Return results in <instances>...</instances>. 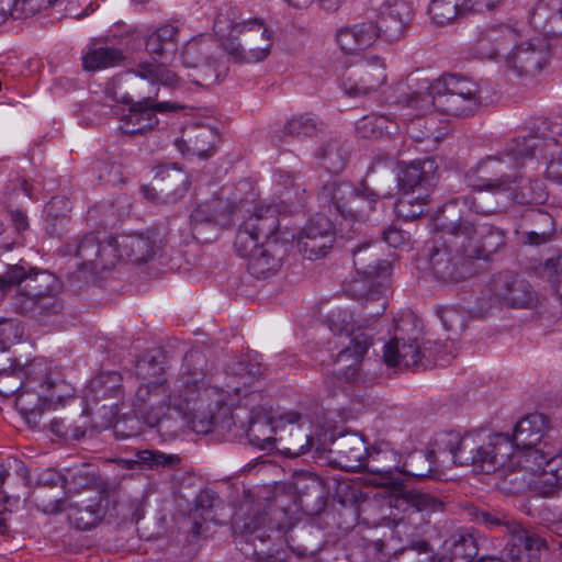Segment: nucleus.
<instances>
[{"label":"nucleus","mask_w":562,"mask_h":562,"mask_svg":"<svg viewBox=\"0 0 562 562\" xmlns=\"http://www.w3.org/2000/svg\"><path fill=\"white\" fill-rule=\"evenodd\" d=\"M202 363L199 351H189L184 356V371L171 392L165 379L140 384L133 400L136 417L150 427L180 418L196 434H209L221 419L224 423L229 412L225 407V395L216 387L203 385L201 368L191 371L192 364Z\"/></svg>","instance_id":"1"},{"label":"nucleus","mask_w":562,"mask_h":562,"mask_svg":"<svg viewBox=\"0 0 562 562\" xmlns=\"http://www.w3.org/2000/svg\"><path fill=\"white\" fill-rule=\"evenodd\" d=\"M440 449H450L461 464H471L476 472L498 471L504 481L515 476L530 477L551 467L557 458L562 460V450L555 452L543 441V446L514 448L508 435L494 434L484 440L480 434H445L438 440Z\"/></svg>","instance_id":"2"},{"label":"nucleus","mask_w":562,"mask_h":562,"mask_svg":"<svg viewBox=\"0 0 562 562\" xmlns=\"http://www.w3.org/2000/svg\"><path fill=\"white\" fill-rule=\"evenodd\" d=\"M441 235L428 249V268L443 282H458L472 273V262L488 259L506 244L502 228L467 217L438 224Z\"/></svg>","instance_id":"3"},{"label":"nucleus","mask_w":562,"mask_h":562,"mask_svg":"<svg viewBox=\"0 0 562 562\" xmlns=\"http://www.w3.org/2000/svg\"><path fill=\"white\" fill-rule=\"evenodd\" d=\"M161 248L156 232L114 237L104 232H90L76 237L60 248L64 256L76 258L78 279H88L116 266L121 259L144 263Z\"/></svg>","instance_id":"4"},{"label":"nucleus","mask_w":562,"mask_h":562,"mask_svg":"<svg viewBox=\"0 0 562 562\" xmlns=\"http://www.w3.org/2000/svg\"><path fill=\"white\" fill-rule=\"evenodd\" d=\"M392 165L390 159H375L358 187L348 182H327L318 194L319 200L333 205L345 218L363 220L375 209L380 199L392 196Z\"/></svg>","instance_id":"5"},{"label":"nucleus","mask_w":562,"mask_h":562,"mask_svg":"<svg viewBox=\"0 0 562 562\" xmlns=\"http://www.w3.org/2000/svg\"><path fill=\"white\" fill-rule=\"evenodd\" d=\"M400 463L401 456L383 443L370 448L362 471L368 473L369 484L387 491L391 506L405 516L440 510L443 503L437 497L406 488L404 479L398 476Z\"/></svg>","instance_id":"6"},{"label":"nucleus","mask_w":562,"mask_h":562,"mask_svg":"<svg viewBox=\"0 0 562 562\" xmlns=\"http://www.w3.org/2000/svg\"><path fill=\"white\" fill-rule=\"evenodd\" d=\"M74 393L52 361L36 358L26 364L24 385L14 397V406L29 426L36 427L45 409L65 404Z\"/></svg>","instance_id":"7"},{"label":"nucleus","mask_w":562,"mask_h":562,"mask_svg":"<svg viewBox=\"0 0 562 562\" xmlns=\"http://www.w3.org/2000/svg\"><path fill=\"white\" fill-rule=\"evenodd\" d=\"M408 108L426 114L431 108L453 116H468L479 109V85L461 75H443L430 82L423 79L417 90L405 98Z\"/></svg>","instance_id":"8"},{"label":"nucleus","mask_w":562,"mask_h":562,"mask_svg":"<svg viewBox=\"0 0 562 562\" xmlns=\"http://www.w3.org/2000/svg\"><path fill=\"white\" fill-rule=\"evenodd\" d=\"M290 512L285 495L244 505L233 518L235 542L241 553L246 557L259 554L256 541L263 544L270 538V531L286 535L295 525Z\"/></svg>","instance_id":"9"},{"label":"nucleus","mask_w":562,"mask_h":562,"mask_svg":"<svg viewBox=\"0 0 562 562\" xmlns=\"http://www.w3.org/2000/svg\"><path fill=\"white\" fill-rule=\"evenodd\" d=\"M555 138L540 139L536 136H526L514 139L505 153L497 157H487L481 160L474 169H471L465 178L468 184L480 191L488 190L496 193H505L510 187L512 169L520 168L526 159H531L536 150H544L543 156L553 157L558 154Z\"/></svg>","instance_id":"10"},{"label":"nucleus","mask_w":562,"mask_h":562,"mask_svg":"<svg viewBox=\"0 0 562 562\" xmlns=\"http://www.w3.org/2000/svg\"><path fill=\"white\" fill-rule=\"evenodd\" d=\"M233 9L220 13L214 20V32L224 49L239 63L262 61L272 47L271 33L260 19L236 21Z\"/></svg>","instance_id":"11"},{"label":"nucleus","mask_w":562,"mask_h":562,"mask_svg":"<svg viewBox=\"0 0 562 562\" xmlns=\"http://www.w3.org/2000/svg\"><path fill=\"white\" fill-rule=\"evenodd\" d=\"M352 255L359 278L351 281L348 291L356 297H366L367 302L379 301L380 310L372 315H380L386 307L383 293L389 285L391 263L380 259L376 249L370 245L352 249Z\"/></svg>","instance_id":"12"},{"label":"nucleus","mask_w":562,"mask_h":562,"mask_svg":"<svg viewBox=\"0 0 562 562\" xmlns=\"http://www.w3.org/2000/svg\"><path fill=\"white\" fill-rule=\"evenodd\" d=\"M374 550L384 554H396L397 552H406L411 559L416 555H423L416 562H436L432 549L427 541H416L408 547L396 549L391 542L378 539L372 541ZM477 555V544L475 538L464 531L451 535L443 543V553L438 562H474Z\"/></svg>","instance_id":"13"},{"label":"nucleus","mask_w":562,"mask_h":562,"mask_svg":"<svg viewBox=\"0 0 562 562\" xmlns=\"http://www.w3.org/2000/svg\"><path fill=\"white\" fill-rule=\"evenodd\" d=\"M59 289V281L46 271L27 273L24 267L15 265L0 274V299L8 297L13 308L22 297L34 299Z\"/></svg>","instance_id":"14"},{"label":"nucleus","mask_w":562,"mask_h":562,"mask_svg":"<svg viewBox=\"0 0 562 562\" xmlns=\"http://www.w3.org/2000/svg\"><path fill=\"white\" fill-rule=\"evenodd\" d=\"M215 45L202 35L192 37L180 49L181 66L188 71V80L201 87L218 82L221 65L215 57Z\"/></svg>","instance_id":"15"},{"label":"nucleus","mask_w":562,"mask_h":562,"mask_svg":"<svg viewBox=\"0 0 562 562\" xmlns=\"http://www.w3.org/2000/svg\"><path fill=\"white\" fill-rule=\"evenodd\" d=\"M279 218L271 207L257 210L239 226L234 246L240 257L247 258L273 239Z\"/></svg>","instance_id":"16"},{"label":"nucleus","mask_w":562,"mask_h":562,"mask_svg":"<svg viewBox=\"0 0 562 562\" xmlns=\"http://www.w3.org/2000/svg\"><path fill=\"white\" fill-rule=\"evenodd\" d=\"M385 64L379 56L360 59L342 76L341 88L350 98H363L378 91L386 80Z\"/></svg>","instance_id":"17"},{"label":"nucleus","mask_w":562,"mask_h":562,"mask_svg":"<svg viewBox=\"0 0 562 562\" xmlns=\"http://www.w3.org/2000/svg\"><path fill=\"white\" fill-rule=\"evenodd\" d=\"M229 223V206L227 202L217 198L199 204L190 215L192 235L202 243L212 241Z\"/></svg>","instance_id":"18"},{"label":"nucleus","mask_w":562,"mask_h":562,"mask_svg":"<svg viewBox=\"0 0 562 562\" xmlns=\"http://www.w3.org/2000/svg\"><path fill=\"white\" fill-rule=\"evenodd\" d=\"M409 325L403 319L397 323L394 337L384 346L383 359L387 366L414 368L422 363L424 353L418 342V330L413 328L407 335L406 326Z\"/></svg>","instance_id":"19"},{"label":"nucleus","mask_w":562,"mask_h":562,"mask_svg":"<svg viewBox=\"0 0 562 562\" xmlns=\"http://www.w3.org/2000/svg\"><path fill=\"white\" fill-rule=\"evenodd\" d=\"M548 46L542 40L517 45L505 58V71L516 77H532L548 63Z\"/></svg>","instance_id":"20"},{"label":"nucleus","mask_w":562,"mask_h":562,"mask_svg":"<svg viewBox=\"0 0 562 562\" xmlns=\"http://www.w3.org/2000/svg\"><path fill=\"white\" fill-rule=\"evenodd\" d=\"M334 241L333 224L327 216L322 214L312 217L297 237L300 251L310 260L325 256L333 247Z\"/></svg>","instance_id":"21"},{"label":"nucleus","mask_w":562,"mask_h":562,"mask_svg":"<svg viewBox=\"0 0 562 562\" xmlns=\"http://www.w3.org/2000/svg\"><path fill=\"white\" fill-rule=\"evenodd\" d=\"M102 501L101 495H95L88 501L68 504L66 506L61 498H57L47 504H43L42 509L46 514H58L67 509L68 519L74 527L79 530H89L94 528L105 515Z\"/></svg>","instance_id":"22"},{"label":"nucleus","mask_w":562,"mask_h":562,"mask_svg":"<svg viewBox=\"0 0 562 562\" xmlns=\"http://www.w3.org/2000/svg\"><path fill=\"white\" fill-rule=\"evenodd\" d=\"M183 106L176 102H158L151 97L132 102L130 113L124 120L122 130L125 134L135 135L153 130L158 124L156 113L178 111Z\"/></svg>","instance_id":"23"},{"label":"nucleus","mask_w":562,"mask_h":562,"mask_svg":"<svg viewBox=\"0 0 562 562\" xmlns=\"http://www.w3.org/2000/svg\"><path fill=\"white\" fill-rule=\"evenodd\" d=\"M413 20V8L404 0H387L380 10L376 23L378 37L387 42L400 40Z\"/></svg>","instance_id":"24"},{"label":"nucleus","mask_w":562,"mask_h":562,"mask_svg":"<svg viewBox=\"0 0 562 562\" xmlns=\"http://www.w3.org/2000/svg\"><path fill=\"white\" fill-rule=\"evenodd\" d=\"M436 164L431 158L415 160L407 165L397 178L403 193H414L417 200H428L436 183Z\"/></svg>","instance_id":"25"},{"label":"nucleus","mask_w":562,"mask_h":562,"mask_svg":"<svg viewBox=\"0 0 562 562\" xmlns=\"http://www.w3.org/2000/svg\"><path fill=\"white\" fill-rule=\"evenodd\" d=\"M515 29L505 25L486 27L477 34L472 55L479 59L499 61L501 53L507 50L518 40Z\"/></svg>","instance_id":"26"},{"label":"nucleus","mask_w":562,"mask_h":562,"mask_svg":"<svg viewBox=\"0 0 562 562\" xmlns=\"http://www.w3.org/2000/svg\"><path fill=\"white\" fill-rule=\"evenodd\" d=\"M445 434H458L457 431H443L436 436L432 449L427 451H414L407 456L404 462L400 463L398 476H412V477H429L435 471V467L437 464V454H448L450 456L452 462L454 464L462 465L457 458L454 457V452L450 449H440L438 446V440L441 435Z\"/></svg>","instance_id":"27"},{"label":"nucleus","mask_w":562,"mask_h":562,"mask_svg":"<svg viewBox=\"0 0 562 562\" xmlns=\"http://www.w3.org/2000/svg\"><path fill=\"white\" fill-rule=\"evenodd\" d=\"M372 346V337L364 331L352 334L350 342L337 356V364L341 367L336 371L347 382L363 381L361 361L368 349Z\"/></svg>","instance_id":"28"},{"label":"nucleus","mask_w":562,"mask_h":562,"mask_svg":"<svg viewBox=\"0 0 562 562\" xmlns=\"http://www.w3.org/2000/svg\"><path fill=\"white\" fill-rule=\"evenodd\" d=\"M301 414L297 412H290L281 416V422L285 425L279 429L278 443L283 453L290 457H299L304 454L312 448V437L299 422Z\"/></svg>","instance_id":"29"},{"label":"nucleus","mask_w":562,"mask_h":562,"mask_svg":"<svg viewBox=\"0 0 562 562\" xmlns=\"http://www.w3.org/2000/svg\"><path fill=\"white\" fill-rule=\"evenodd\" d=\"M548 468L549 470L544 468L530 477L522 475L509 479V484L513 485L512 488L515 492L528 487L536 495L544 497L554 496L562 492V469L557 468L554 462H551V467Z\"/></svg>","instance_id":"30"},{"label":"nucleus","mask_w":562,"mask_h":562,"mask_svg":"<svg viewBox=\"0 0 562 562\" xmlns=\"http://www.w3.org/2000/svg\"><path fill=\"white\" fill-rule=\"evenodd\" d=\"M367 442L356 434L340 436L333 441L330 452L337 454L336 462L347 471H362L369 453Z\"/></svg>","instance_id":"31"},{"label":"nucleus","mask_w":562,"mask_h":562,"mask_svg":"<svg viewBox=\"0 0 562 562\" xmlns=\"http://www.w3.org/2000/svg\"><path fill=\"white\" fill-rule=\"evenodd\" d=\"M530 24L546 36H562V0H539L531 9Z\"/></svg>","instance_id":"32"},{"label":"nucleus","mask_w":562,"mask_h":562,"mask_svg":"<svg viewBox=\"0 0 562 562\" xmlns=\"http://www.w3.org/2000/svg\"><path fill=\"white\" fill-rule=\"evenodd\" d=\"M376 38L378 33L373 22L342 27L336 35L338 46L346 54H357L370 47Z\"/></svg>","instance_id":"33"},{"label":"nucleus","mask_w":562,"mask_h":562,"mask_svg":"<svg viewBox=\"0 0 562 562\" xmlns=\"http://www.w3.org/2000/svg\"><path fill=\"white\" fill-rule=\"evenodd\" d=\"M506 532L509 535V540L506 543L505 552L513 562H521L525 557L530 558L532 551H539L544 546L543 539L522 528L516 520Z\"/></svg>","instance_id":"34"},{"label":"nucleus","mask_w":562,"mask_h":562,"mask_svg":"<svg viewBox=\"0 0 562 562\" xmlns=\"http://www.w3.org/2000/svg\"><path fill=\"white\" fill-rule=\"evenodd\" d=\"M548 418L540 413L522 417L515 426L513 438L514 448L543 446V434L548 429Z\"/></svg>","instance_id":"35"},{"label":"nucleus","mask_w":562,"mask_h":562,"mask_svg":"<svg viewBox=\"0 0 562 562\" xmlns=\"http://www.w3.org/2000/svg\"><path fill=\"white\" fill-rule=\"evenodd\" d=\"M216 139L217 134L211 127H193L184 131L182 137L175 140V145L182 154L207 158Z\"/></svg>","instance_id":"36"},{"label":"nucleus","mask_w":562,"mask_h":562,"mask_svg":"<svg viewBox=\"0 0 562 562\" xmlns=\"http://www.w3.org/2000/svg\"><path fill=\"white\" fill-rule=\"evenodd\" d=\"M510 187L505 192L509 201L520 204L541 203L546 200L547 193L543 183L539 180H531L518 173L510 177Z\"/></svg>","instance_id":"37"},{"label":"nucleus","mask_w":562,"mask_h":562,"mask_svg":"<svg viewBox=\"0 0 562 562\" xmlns=\"http://www.w3.org/2000/svg\"><path fill=\"white\" fill-rule=\"evenodd\" d=\"M58 293L49 292L34 299L22 297L16 302V307L13 310L22 315L43 321L61 311L63 303L58 297Z\"/></svg>","instance_id":"38"},{"label":"nucleus","mask_w":562,"mask_h":562,"mask_svg":"<svg viewBox=\"0 0 562 562\" xmlns=\"http://www.w3.org/2000/svg\"><path fill=\"white\" fill-rule=\"evenodd\" d=\"M155 181L165 203H173L183 196L190 183L188 175L173 167H164Z\"/></svg>","instance_id":"39"},{"label":"nucleus","mask_w":562,"mask_h":562,"mask_svg":"<svg viewBox=\"0 0 562 562\" xmlns=\"http://www.w3.org/2000/svg\"><path fill=\"white\" fill-rule=\"evenodd\" d=\"M277 238L268 241L258 251H255L248 258L249 272L260 279L274 274L281 267V257L278 256Z\"/></svg>","instance_id":"40"},{"label":"nucleus","mask_w":562,"mask_h":562,"mask_svg":"<svg viewBox=\"0 0 562 562\" xmlns=\"http://www.w3.org/2000/svg\"><path fill=\"white\" fill-rule=\"evenodd\" d=\"M300 507L311 514H319L326 507L325 486L315 477L303 479L296 482Z\"/></svg>","instance_id":"41"},{"label":"nucleus","mask_w":562,"mask_h":562,"mask_svg":"<svg viewBox=\"0 0 562 562\" xmlns=\"http://www.w3.org/2000/svg\"><path fill=\"white\" fill-rule=\"evenodd\" d=\"M122 376L119 372H102L94 376L86 390L85 397L88 403H99L101 400L119 398Z\"/></svg>","instance_id":"42"},{"label":"nucleus","mask_w":562,"mask_h":562,"mask_svg":"<svg viewBox=\"0 0 562 562\" xmlns=\"http://www.w3.org/2000/svg\"><path fill=\"white\" fill-rule=\"evenodd\" d=\"M178 35V27L171 24L161 25L147 36L145 49L150 55L167 58L177 50Z\"/></svg>","instance_id":"43"},{"label":"nucleus","mask_w":562,"mask_h":562,"mask_svg":"<svg viewBox=\"0 0 562 562\" xmlns=\"http://www.w3.org/2000/svg\"><path fill=\"white\" fill-rule=\"evenodd\" d=\"M125 59L122 49L113 46H91L82 57V65L86 70L95 71L109 67H116Z\"/></svg>","instance_id":"44"},{"label":"nucleus","mask_w":562,"mask_h":562,"mask_svg":"<svg viewBox=\"0 0 562 562\" xmlns=\"http://www.w3.org/2000/svg\"><path fill=\"white\" fill-rule=\"evenodd\" d=\"M133 72L151 85L160 83L166 87L176 88L184 83V79L173 70L148 61L140 63Z\"/></svg>","instance_id":"45"},{"label":"nucleus","mask_w":562,"mask_h":562,"mask_svg":"<svg viewBox=\"0 0 562 562\" xmlns=\"http://www.w3.org/2000/svg\"><path fill=\"white\" fill-rule=\"evenodd\" d=\"M469 0H432L428 13L437 25H446L469 12Z\"/></svg>","instance_id":"46"},{"label":"nucleus","mask_w":562,"mask_h":562,"mask_svg":"<svg viewBox=\"0 0 562 562\" xmlns=\"http://www.w3.org/2000/svg\"><path fill=\"white\" fill-rule=\"evenodd\" d=\"M217 501L216 494L211 490L201 491L195 497V507L192 512L193 524L192 532L195 536H201L205 532L203 525L207 520H212V508Z\"/></svg>","instance_id":"47"},{"label":"nucleus","mask_w":562,"mask_h":562,"mask_svg":"<svg viewBox=\"0 0 562 562\" xmlns=\"http://www.w3.org/2000/svg\"><path fill=\"white\" fill-rule=\"evenodd\" d=\"M330 172H339L346 166L348 151L339 139H329L316 153Z\"/></svg>","instance_id":"48"},{"label":"nucleus","mask_w":562,"mask_h":562,"mask_svg":"<svg viewBox=\"0 0 562 562\" xmlns=\"http://www.w3.org/2000/svg\"><path fill=\"white\" fill-rule=\"evenodd\" d=\"M325 125L315 116L300 114L292 116L284 125V134L296 138L313 137L324 130Z\"/></svg>","instance_id":"49"},{"label":"nucleus","mask_w":562,"mask_h":562,"mask_svg":"<svg viewBox=\"0 0 562 562\" xmlns=\"http://www.w3.org/2000/svg\"><path fill=\"white\" fill-rule=\"evenodd\" d=\"M273 434L279 435L270 423L267 420H255L251 422L247 430V439L251 446L258 447L261 450H272L277 447L278 437H273Z\"/></svg>","instance_id":"50"},{"label":"nucleus","mask_w":562,"mask_h":562,"mask_svg":"<svg viewBox=\"0 0 562 562\" xmlns=\"http://www.w3.org/2000/svg\"><path fill=\"white\" fill-rule=\"evenodd\" d=\"M518 274L513 271H501L494 274L488 282V292L492 300L499 304H505L514 290Z\"/></svg>","instance_id":"51"},{"label":"nucleus","mask_w":562,"mask_h":562,"mask_svg":"<svg viewBox=\"0 0 562 562\" xmlns=\"http://www.w3.org/2000/svg\"><path fill=\"white\" fill-rule=\"evenodd\" d=\"M389 124L384 115H366L356 122V133L363 139L379 138L384 133H391Z\"/></svg>","instance_id":"52"},{"label":"nucleus","mask_w":562,"mask_h":562,"mask_svg":"<svg viewBox=\"0 0 562 562\" xmlns=\"http://www.w3.org/2000/svg\"><path fill=\"white\" fill-rule=\"evenodd\" d=\"M132 462L149 470H157L159 468L177 467L180 463V457L158 450H139L136 452V460Z\"/></svg>","instance_id":"53"},{"label":"nucleus","mask_w":562,"mask_h":562,"mask_svg":"<svg viewBox=\"0 0 562 562\" xmlns=\"http://www.w3.org/2000/svg\"><path fill=\"white\" fill-rule=\"evenodd\" d=\"M537 294L528 281L517 278L514 290L504 305L514 308H530L537 303Z\"/></svg>","instance_id":"54"},{"label":"nucleus","mask_w":562,"mask_h":562,"mask_svg":"<svg viewBox=\"0 0 562 562\" xmlns=\"http://www.w3.org/2000/svg\"><path fill=\"white\" fill-rule=\"evenodd\" d=\"M427 200H417L412 192L403 193L396 202V212L405 220H414L425 212Z\"/></svg>","instance_id":"55"},{"label":"nucleus","mask_w":562,"mask_h":562,"mask_svg":"<svg viewBox=\"0 0 562 562\" xmlns=\"http://www.w3.org/2000/svg\"><path fill=\"white\" fill-rule=\"evenodd\" d=\"M25 370L23 369L0 373V395L4 398L15 397L24 385Z\"/></svg>","instance_id":"56"},{"label":"nucleus","mask_w":562,"mask_h":562,"mask_svg":"<svg viewBox=\"0 0 562 562\" xmlns=\"http://www.w3.org/2000/svg\"><path fill=\"white\" fill-rule=\"evenodd\" d=\"M326 321H327L329 329L336 335L347 333L350 335V338H351L352 334L361 331L360 329L353 330V327H352L353 316L347 310H342V308L333 310L327 315Z\"/></svg>","instance_id":"57"},{"label":"nucleus","mask_w":562,"mask_h":562,"mask_svg":"<svg viewBox=\"0 0 562 562\" xmlns=\"http://www.w3.org/2000/svg\"><path fill=\"white\" fill-rule=\"evenodd\" d=\"M57 0H14L11 1V14L16 19L32 16L55 4Z\"/></svg>","instance_id":"58"},{"label":"nucleus","mask_w":562,"mask_h":562,"mask_svg":"<svg viewBox=\"0 0 562 562\" xmlns=\"http://www.w3.org/2000/svg\"><path fill=\"white\" fill-rule=\"evenodd\" d=\"M475 520L488 529L504 528L507 530L510 526H514L515 519L503 512L477 510L475 513Z\"/></svg>","instance_id":"59"},{"label":"nucleus","mask_w":562,"mask_h":562,"mask_svg":"<svg viewBox=\"0 0 562 562\" xmlns=\"http://www.w3.org/2000/svg\"><path fill=\"white\" fill-rule=\"evenodd\" d=\"M45 483L57 484L58 482H61L63 487L69 493L79 492L80 487H85L90 483L89 477H87L81 472L71 474V480L68 476L63 477L61 475L53 471H47L45 473Z\"/></svg>","instance_id":"60"},{"label":"nucleus","mask_w":562,"mask_h":562,"mask_svg":"<svg viewBox=\"0 0 562 562\" xmlns=\"http://www.w3.org/2000/svg\"><path fill=\"white\" fill-rule=\"evenodd\" d=\"M442 326L449 331H462L465 328L467 313L463 310L448 306L439 312Z\"/></svg>","instance_id":"61"},{"label":"nucleus","mask_w":562,"mask_h":562,"mask_svg":"<svg viewBox=\"0 0 562 562\" xmlns=\"http://www.w3.org/2000/svg\"><path fill=\"white\" fill-rule=\"evenodd\" d=\"M538 274L552 284L562 282V254L548 258L539 266Z\"/></svg>","instance_id":"62"},{"label":"nucleus","mask_w":562,"mask_h":562,"mask_svg":"<svg viewBox=\"0 0 562 562\" xmlns=\"http://www.w3.org/2000/svg\"><path fill=\"white\" fill-rule=\"evenodd\" d=\"M233 374L237 379L236 383L227 384V387L236 393L240 392L241 386H250L256 378L258 368L252 366L250 369L244 362H237L232 368Z\"/></svg>","instance_id":"63"},{"label":"nucleus","mask_w":562,"mask_h":562,"mask_svg":"<svg viewBox=\"0 0 562 562\" xmlns=\"http://www.w3.org/2000/svg\"><path fill=\"white\" fill-rule=\"evenodd\" d=\"M23 331L18 322L11 318H0V346L10 348L22 338Z\"/></svg>","instance_id":"64"}]
</instances>
